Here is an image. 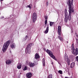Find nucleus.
Masks as SVG:
<instances>
[{"label":"nucleus","mask_w":78,"mask_h":78,"mask_svg":"<svg viewBox=\"0 0 78 78\" xmlns=\"http://www.w3.org/2000/svg\"><path fill=\"white\" fill-rule=\"evenodd\" d=\"M67 4H68L69 7V14L67 18L65 17V22L67 23L68 21V20L69 21H70L71 20V15L72 13L74 12L75 10L73 9V7L71 5V2L70 0H69L67 2Z\"/></svg>","instance_id":"f257e3e1"},{"label":"nucleus","mask_w":78,"mask_h":78,"mask_svg":"<svg viewBox=\"0 0 78 78\" xmlns=\"http://www.w3.org/2000/svg\"><path fill=\"white\" fill-rule=\"evenodd\" d=\"M11 42V41L9 40L8 41H7L4 44L3 48H2V51L3 53H5V51H6V50H7V48L8 47V46H9V45L10 44Z\"/></svg>","instance_id":"f03ea898"},{"label":"nucleus","mask_w":78,"mask_h":78,"mask_svg":"<svg viewBox=\"0 0 78 78\" xmlns=\"http://www.w3.org/2000/svg\"><path fill=\"white\" fill-rule=\"evenodd\" d=\"M46 51L47 53L48 54V55H49V56H50L51 57V58H53V59H55V61L57 60V59L56 58L55 56L53 55V53H52V51H50L48 49H47Z\"/></svg>","instance_id":"7ed1b4c3"},{"label":"nucleus","mask_w":78,"mask_h":78,"mask_svg":"<svg viewBox=\"0 0 78 78\" xmlns=\"http://www.w3.org/2000/svg\"><path fill=\"white\" fill-rule=\"evenodd\" d=\"M31 44H30L27 45L26 48V51L27 52V53H29V54H30V53H31Z\"/></svg>","instance_id":"20e7f679"},{"label":"nucleus","mask_w":78,"mask_h":78,"mask_svg":"<svg viewBox=\"0 0 78 78\" xmlns=\"http://www.w3.org/2000/svg\"><path fill=\"white\" fill-rule=\"evenodd\" d=\"M72 46V49H73V54L74 55H78V48H76V49H74V46L73 45V44Z\"/></svg>","instance_id":"39448f33"},{"label":"nucleus","mask_w":78,"mask_h":78,"mask_svg":"<svg viewBox=\"0 0 78 78\" xmlns=\"http://www.w3.org/2000/svg\"><path fill=\"white\" fill-rule=\"evenodd\" d=\"M64 58L65 59L66 61L67 62V63L68 66H70V60L68 58V56L66 54H65V55L64 56Z\"/></svg>","instance_id":"423d86ee"},{"label":"nucleus","mask_w":78,"mask_h":78,"mask_svg":"<svg viewBox=\"0 0 78 78\" xmlns=\"http://www.w3.org/2000/svg\"><path fill=\"white\" fill-rule=\"evenodd\" d=\"M37 18V14L35 12H34L33 13L32 19L34 23L35 22V21L36 20V19Z\"/></svg>","instance_id":"0eeeda50"},{"label":"nucleus","mask_w":78,"mask_h":78,"mask_svg":"<svg viewBox=\"0 0 78 78\" xmlns=\"http://www.w3.org/2000/svg\"><path fill=\"white\" fill-rule=\"evenodd\" d=\"M65 18H67L68 17V13H67V9H65Z\"/></svg>","instance_id":"6e6552de"},{"label":"nucleus","mask_w":78,"mask_h":78,"mask_svg":"<svg viewBox=\"0 0 78 78\" xmlns=\"http://www.w3.org/2000/svg\"><path fill=\"white\" fill-rule=\"evenodd\" d=\"M26 76L28 78H30L31 77V76H32V73H28L26 74Z\"/></svg>","instance_id":"1a4fd4ad"},{"label":"nucleus","mask_w":78,"mask_h":78,"mask_svg":"<svg viewBox=\"0 0 78 78\" xmlns=\"http://www.w3.org/2000/svg\"><path fill=\"white\" fill-rule=\"evenodd\" d=\"M58 33L59 36H61V26H59L58 27Z\"/></svg>","instance_id":"9d476101"},{"label":"nucleus","mask_w":78,"mask_h":78,"mask_svg":"<svg viewBox=\"0 0 78 78\" xmlns=\"http://www.w3.org/2000/svg\"><path fill=\"white\" fill-rule=\"evenodd\" d=\"M18 66H17V69H20L22 67V66L21 65V63H18L17 64Z\"/></svg>","instance_id":"9b49d317"},{"label":"nucleus","mask_w":78,"mask_h":78,"mask_svg":"<svg viewBox=\"0 0 78 78\" xmlns=\"http://www.w3.org/2000/svg\"><path fill=\"white\" fill-rule=\"evenodd\" d=\"M39 55H38V54L36 53L35 55V58L36 59H39Z\"/></svg>","instance_id":"f8f14e48"},{"label":"nucleus","mask_w":78,"mask_h":78,"mask_svg":"<svg viewBox=\"0 0 78 78\" xmlns=\"http://www.w3.org/2000/svg\"><path fill=\"white\" fill-rule=\"evenodd\" d=\"M11 61L10 60H7L6 61V64H11Z\"/></svg>","instance_id":"ddd939ff"},{"label":"nucleus","mask_w":78,"mask_h":78,"mask_svg":"<svg viewBox=\"0 0 78 78\" xmlns=\"http://www.w3.org/2000/svg\"><path fill=\"white\" fill-rule=\"evenodd\" d=\"M75 63L74 62H73L72 63H71L70 64L71 68H73V67L75 66Z\"/></svg>","instance_id":"4468645a"},{"label":"nucleus","mask_w":78,"mask_h":78,"mask_svg":"<svg viewBox=\"0 0 78 78\" xmlns=\"http://www.w3.org/2000/svg\"><path fill=\"white\" fill-rule=\"evenodd\" d=\"M29 64L30 65V67H34L35 64L33 63H29Z\"/></svg>","instance_id":"2eb2a0df"},{"label":"nucleus","mask_w":78,"mask_h":78,"mask_svg":"<svg viewBox=\"0 0 78 78\" xmlns=\"http://www.w3.org/2000/svg\"><path fill=\"white\" fill-rule=\"evenodd\" d=\"M49 28V27H47L46 30L45 31V33L46 34H47V33H48V32Z\"/></svg>","instance_id":"dca6fc26"},{"label":"nucleus","mask_w":78,"mask_h":78,"mask_svg":"<svg viewBox=\"0 0 78 78\" xmlns=\"http://www.w3.org/2000/svg\"><path fill=\"white\" fill-rule=\"evenodd\" d=\"M58 38L61 41H63V38L61 37H60V36H58Z\"/></svg>","instance_id":"f3484780"},{"label":"nucleus","mask_w":78,"mask_h":78,"mask_svg":"<svg viewBox=\"0 0 78 78\" xmlns=\"http://www.w3.org/2000/svg\"><path fill=\"white\" fill-rule=\"evenodd\" d=\"M54 23H55V22H52L50 21L49 24L50 25V26L51 27L52 25H53L54 24Z\"/></svg>","instance_id":"a211bd4d"},{"label":"nucleus","mask_w":78,"mask_h":78,"mask_svg":"<svg viewBox=\"0 0 78 78\" xmlns=\"http://www.w3.org/2000/svg\"><path fill=\"white\" fill-rule=\"evenodd\" d=\"M45 58H43V66H45Z\"/></svg>","instance_id":"6ab92c4d"},{"label":"nucleus","mask_w":78,"mask_h":78,"mask_svg":"<svg viewBox=\"0 0 78 78\" xmlns=\"http://www.w3.org/2000/svg\"><path fill=\"white\" fill-rule=\"evenodd\" d=\"M58 73H60V74H62V71L60 70L58 71Z\"/></svg>","instance_id":"aec40b11"},{"label":"nucleus","mask_w":78,"mask_h":78,"mask_svg":"<svg viewBox=\"0 0 78 78\" xmlns=\"http://www.w3.org/2000/svg\"><path fill=\"white\" fill-rule=\"evenodd\" d=\"M52 74H50L49 75L48 77V78H52Z\"/></svg>","instance_id":"412c9836"},{"label":"nucleus","mask_w":78,"mask_h":78,"mask_svg":"<svg viewBox=\"0 0 78 78\" xmlns=\"http://www.w3.org/2000/svg\"><path fill=\"white\" fill-rule=\"evenodd\" d=\"M27 38H28V35H26L25 37L24 38V40L26 41V40L27 39Z\"/></svg>","instance_id":"4be33fe9"},{"label":"nucleus","mask_w":78,"mask_h":78,"mask_svg":"<svg viewBox=\"0 0 78 78\" xmlns=\"http://www.w3.org/2000/svg\"><path fill=\"white\" fill-rule=\"evenodd\" d=\"M11 47L12 48H15V46L14 44H12L11 46Z\"/></svg>","instance_id":"5701e85b"},{"label":"nucleus","mask_w":78,"mask_h":78,"mask_svg":"<svg viewBox=\"0 0 78 78\" xmlns=\"http://www.w3.org/2000/svg\"><path fill=\"white\" fill-rule=\"evenodd\" d=\"M27 70V66H25L24 69H23V70L24 71H25V70Z\"/></svg>","instance_id":"b1692460"},{"label":"nucleus","mask_w":78,"mask_h":78,"mask_svg":"<svg viewBox=\"0 0 78 78\" xmlns=\"http://www.w3.org/2000/svg\"><path fill=\"white\" fill-rule=\"evenodd\" d=\"M44 18L46 20H47L48 19V16H44Z\"/></svg>","instance_id":"393cba45"},{"label":"nucleus","mask_w":78,"mask_h":78,"mask_svg":"<svg viewBox=\"0 0 78 78\" xmlns=\"http://www.w3.org/2000/svg\"><path fill=\"white\" fill-rule=\"evenodd\" d=\"M47 20H46L45 21V24L47 25Z\"/></svg>","instance_id":"a878e982"},{"label":"nucleus","mask_w":78,"mask_h":78,"mask_svg":"<svg viewBox=\"0 0 78 78\" xmlns=\"http://www.w3.org/2000/svg\"><path fill=\"white\" fill-rule=\"evenodd\" d=\"M27 8H29L30 9H31V7L30 5H27Z\"/></svg>","instance_id":"bb28decb"},{"label":"nucleus","mask_w":78,"mask_h":78,"mask_svg":"<svg viewBox=\"0 0 78 78\" xmlns=\"http://www.w3.org/2000/svg\"><path fill=\"white\" fill-rule=\"evenodd\" d=\"M73 0H71V3L72 5H73Z\"/></svg>","instance_id":"cd10ccee"},{"label":"nucleus","mask_w":78,"mask_h":78,"mask_svg":"<svg viewBox=\"0 0 78 78\" xmlns=\"http://www.w3.org/2000/svg\"><path fill=\"white\" fill-rule=\"evenodd\" d=\"M76 37H78V35H77V34H76Z\"/></svg>","instance_id":"c85d7f7f"},{"label":"nucleus","mask_w":78,"mask_h":78,"mask_svg":"<svg viewBox=\"0 0 78 78\" xmlns=\"http://www.w3.org/2000/svg\"><path fill=\"white\" fill-rule=\"evenodd\" d=\"M76 42H77V43H78V39H76Z\"/></svg>","instance_id":"c756f323"},{"label":"nucleus","mask_w":78,"mask_h":78,"mask_svg":"<svg viewBox=\"0 0 78 78\" xmlns=\"http://www.w3.org/2000/svg\"><path fill=\"white\" fill-rule=\"evenodd\" d=\"M58 63L59 64H60V66H61V64L60 63L58 62Z\"/></svg>","instance_id":"7c9ffc66"},{"label":"nucleus","mask_w":78,"mask_h":78,"mask_svg":"<svg viewBox=\"0 0 78 78\" xmlns=\"http://www.w3.org/2000/svg\"><path fill=\"white\" fill-rule=\"evenodd\" d=\"M48 2H47L46 5L47 6H48Z\"/></svg>","instance_id":"2f4dec72"},{"label":"nucleus","mask_w":78,"mask_h":78,"mask_svg":"<svg viewBox=\"0 0 78 78\" xmlns=\"http://www.w3.org/2000/svg\"><path fill=\"white\" fill-rule=\"evenodd\" d=\"M44 51H46V49H45V48H44Z\"/></svg>","instance_id":"473e14b6"},{"label":"nucleus","mask_w":78,"mask_h":78,"mask_svg":"<svg viewBox=\"0 0 78 78\" xmlns=\"http://www.w3.org/2000/svg\"><path fill=\"white\" fill-rule=\"evenodd\" d=\"M66 44H67V43H69V42H68V41H67L66 42Z\"/></svg>","instance_id":"72a5a7b5"},{"label":"nucleus","mask_w":78,"mask_h":78,"mask_svg":"<svg viewBox=\"0 0 78 78\" xmlns=\"http://www.w3.org/2000/svg\"><path fill=\"white\" fill-rule=\"evenodd\" d=\"M4 18V16H2V17H1V18L2 19H3V18Z\"/></svg>","instance_id":"f704fd0d"},{"label":"nucleus","mask_w":78,"mask_h":78,"mask_svg":"<svg viewBox=\"0 0 78 78\" xmlns=\"http://www.w3.org/2000/svg\"><path fill=\"white\" fill-rule=\"evenodd\" d=\"M65 78H68V77H65Z\"/></svg>","instance_id":"c9c22d12"},{"label":"nucleus","mask_w":78,"mask_h":78,"mask_svg":"<svg viewBox=\"0 0 78 78\" xmlns=\"http://www.w3.org/2000/svg\"><path fill=\"white\" fill-rule=\"evenodd\" d=\"M73 31H72V32H71V33H73Z\"/></svg>","instance_id":"e433bc0d"},{"label":"nucleus","mask_w":78,"mask_h":78,"mask_svg":"<svg viewBox=\"0 0 78 78\" xmlns=\"http://www.w3.org/2000/svg\"><path fill=\"white\" fill-rule=\"evenodd\" d=\"M1 0V1H3V0Z\"/></svg>","instance_id":"4c0bfd02"},{"label":"nucleus","mask_w":78,"mask_h":78,"mask_svg":"<svg viewBox=\"0 0 78 78\" xmlns=\"http://www.w3.org/2000/svg\"><path fill=\"white\" fill-rule=\"evenodd\" d=\"M48 39H50V38H48Z\"/></svg>","instance_id":"58836bf2"},{"label":"nucleus","mask_w":78,"mask_h":78,"mask_svg":"<svg viewBox=\"0 0 78 78\" xmlns=\"http://www.w3.org/2000/svg\"><path fill=\"white\" fill-rule=\"evenodd\" d=\"M19 78H20V77H19Z\"/></svg>","instance_id":"ea45409f"},{"label":"nucleus","mask_w":78,"mask_h":78,"mask_svg":"<svg viewBox=\"0 0 78 78\" xmlns=\"http://www.w3.org/2000/svg\"><path fill=\"white\" fill-rule=\"evenodd\" d=\"M0 14H1V13H0Z\"/></svg>","instance_id":"a19ab883"}]
</instances>
